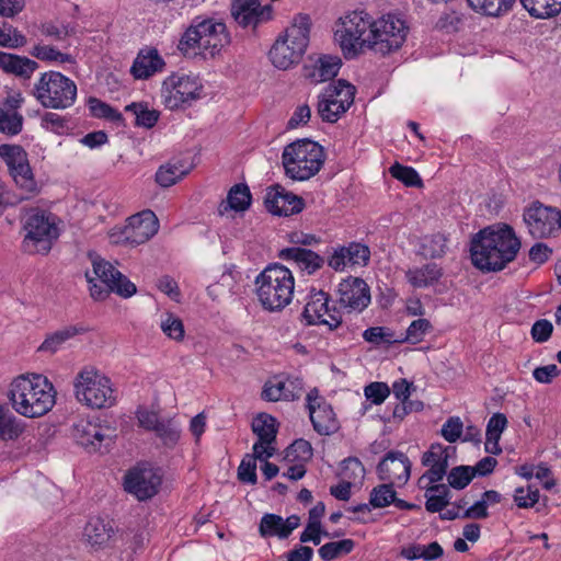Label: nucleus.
Returning <instances> with one entry per match:
<instances>
[{"instance_id": "nucleus-1", "label": "nucleus", "mask_w": 561, "mask_h": 561, "mask_svg": "<svg viewBox=\"0 0 561 561\" xmlns=\"http://www.w3.org/2000/svg\"><path fill=\"white\" fill-rule=\"evenodd\" d=\"M520 247L522 242L510 225L489 226L472 238L471 261L483 272H499L516 259Z\"/></svg>"}, {"instance_id": "nucleus-2", "label": "nucleus", "mask_w": 561, "mask_h": 561, "mask_svg": "<svg viewBox=\"0 0 561 561\" xmlns=\"http://www.w3.org/2000/svg\"><path fill=\"white\" fill-rule=\"evenodd\" d=\"M9 399L19 414L34 419L45 415L53 409L56 390L42 375H22L12 381Z\"/></svg>"}, {"instance_id": "nucleus-3", "label": "nucleus", "mask_w": 561, "mask_h": 561, "mask_svg": "<svg viewBox=\"0 0 561 561\" xmlns=\"http://www.w3.org/2000/svg\"><path fill=\"white\" fill-rule=\"evenodd\" d=\"M255 294L262 308L270 312L283 310L293 299L295 279L291 271L279 264H268L254 280Z\"/></svg>"}, {"instance_id": "nucleus-4", "label": "nucleus", "mask_w": 561, "mask_h": 561, "mask_svg": "<svg viewBox=\"0 0 561 561\" xmlns=\"http://www.w3.org/2000/svg\"><path fill=\"white\" fill-rule=\"evenodd\" d=\"M230 42L226 24L213 18L196 16L182 35L178 48L184 56L199 54L214 57Z\"/></svg>"}, {"instance_id": "nucleus-5", "label": "nucleus", "mask_w": 561, "mask_h": 561, "mask_svg": "<svg viewBox=\"0 0 561 561\" xmlns=\"http://www.w3.org/2000/svg\"><path fill=\"white\" fill-rule=\"evenodd\" d=\"M324 160L322 146L307 138L287 145L282 154L285 174L295 181H306L314 176Z\"/></svg>"}, {"instance_id": "nucleus-6", "label": "nucleus", "mask_w": 561, "mask_h": 561, "mask_svg": "<svg viewBox=\"0 0 561 561\" xmlns=\"http://www.w3.org/2000/svg\"><path fill=\"white\" fill-rule=\"evenodd\" d=\"M310 20L307 15H299L294 24L286 28L285 35L279 37L270 50V59L278 69H289L298 64L309 43Z\"/></svg>"}, {"instance_id": "nucleus-7", "label": "nucleus", "mask_w": 561, "mask_h": 561, "mask_svg": "<svg viewBox=\"0 0 561 561\" xmlns=\"http://www.w3.org/2000/svg\"><path fill=\"white\" fill-rule=\"evenodd\" d=\"M73 388L76 399L90 409H108L116 403V390L111 379L92 367L78 373Z\"/></svg>"}, {"instance_id": "nucleus-8", "label": "nucleus", "mask_w": 561, "mask_h": 561, "mask_svg": "<svg viewBox=\"0 0 561 561\" xmlns=\"http://www.w3.org/2000/svg\"><path fill=\"white\" fill-rule=\"evenodd\" d=\"M93 274L85 273L90 284V295L95 300H104L110 293H115L123 298H129L136 294V285L110 262L95 255L92 257Z\"/></svg>"}, {"instance_id": "nucleus-9", "label": "nucleus", "mask_w": 561, "mask_h": 561, "mask_svg": "<svg viewBox=\"0 0 561 561\" xmlns=\"http://www.w3.org/2000/svg\"><path fill=\"white\" fill-rule=\"evenodd\" d=\"M373 18L365 11H352L339 19L334 33L345 58L351 59L364 48H370Z\"/></svg>"}, {"instance_id": "nucleus-10", "label": "nucleus", "mask_w": 561, "mask_h": 561, "mask_svg": "<svg viewBox=\"0 0 561 561\" xmlns=\"http://www.w3.org/2000/svg\"><path fill=\"white\" fill-rule=\"evenodd\" d=\"M23 230L25 234L22 250L27 254H48L59 237L55 217L38 209H33L25 216Z\"/></svg>"}, {"instance_id": "nucleus-11", "label": "nucleus", "mask_w": 561, "mask_h": 561, "mask_svg": "<svg viewBox=\"0 0 561 561\" xmlns=\"http://www.w3.org/2000/svg\"><path fill=\"white\" fill-rule=\"evenodd\" d=\"M32 93L42 106L65 110L76 102L77 85L61 72L47 71L41 75Z\"/></svg>"}, {"instance_id": "nucleus-12", "label": "nucleus", "mask_w": 561, "mask_h": 561, "mask_svg": "<svg viewBox=\"0 0 561 561\" xmlns=\"http://www.w3.org/2000/svg\"><path fill=\"white\" fill-rule=\"evenodd\" d=\"M0 156L4 159L10 175L20 190V199H30L39 191L27 161V154L21 146L2 145Z\"/></svg>"}, {"instance_id": "nucleus-13", "label": "nucleus", "mask_w": 561, "mask_h": 561, "mask_svg": "<svg viewBox=\"0 0 561 561\" xmlns=\"http://www.w3.org/2000/svg\"><path fill=\"white\" fill-rule=\"evenodd\" d=\"M370 30V49L382 55L399 49L407 37L408 26L404 21L393 14L385 15L378 20L373 19Z\"/></svg>"}, {"instance_id": "nucleus-14", "label": "nucleus", "mask_w": 561, "mask_h": 561, "mask_svg": "<svg viewBox=\"0 0 561 561\" xmlns=\"http://www.w3.org/2000/svg\"><path fill=\"white\" fill-rule=\"evenodd\" d=\"M355 92V87L343 79L329 84L319 95L318 114L324 122H337L353 104Z\"/></svg>"}, {"instance_id": "nucleus-15", "label": "nucleus", "mask_w": 561, "mask_h": 561, "mask_svg": "<svg viewBox=\"0 0 561 561\" xmlns=\"http://www.w3.org/2000/svg\"><path fill=\"white\" fill-rule=\"evenodd\" d=\"M203 84L197 77L185 73H173L162 84L164 104L170 110L191 105L202 98Z\"/></svg>"}, {"instance_id": "nucleus-16", "label": "nucleus", "mask_w": 561, "mask_h": 561, "mask_svg": "<svg viewBox=\"0 0 561 561\" xmlns=\"http://www.w3.org/2000/svg\"><path fill=\"white\" fill-rule=\"evenodd\" d=\"M523 217L530 236L535 239L556 237L561 231V211L539 201L531 203Z\"/></svg>"}, {"instance_id": "nucleus-17", "label": "nucleus", "mask_w": 561, "mask_h": 561, "mask_svg": "<svg viewBox=\"0 0 561 561\" xmlns=\"http://www.w3.org/2000/svg\"><path fill=\"white\" fill-rule=\"evenodd\" d=\"M306 325L324 324L335 330L342 324V312L335 304L330 305V297L323 290L312 289L301 313Z\"/></svg>"}, {"instance_id": "nucleus-18", "label": "nucleus", "mask_w": 561, "mask_h": 561, "mask_svg": "<svg viewBox=\"0 0 561 561\" xmlns=\"http://www.w3.org/2000/svg\"><path fill=\"white\" fill-rule=\"evenodd\" d=\"M307 409L313 430L319 435H332L340 428V423L332 407L319 396L317 388L311 389L307 394Z\"/></svg>"}, {"instance_id": "nucleus-19", "label": "nucleus", "mask_w": 561, "mask_h": 561, "mask_svg": "<svg viewBox=\"0 0 561 561\" xmlns=\"http://www.w3.org/2000/svg\"><path fill=\"white\" fill-rule=\"evenodd\" d=\"M113 431L98 421L81 419L72 426V436L88 451L101 450L108 446Z\"/></svg>"}, {"instance_id": "nucleus-20", "label": "nucleus", "mask_w": 561, "mask_h": 561, "mask_svg": "<svg viewBox=\"0 0 561 561\" xmlns=\"http://www.w3.org/2000/svg\"><path fill=\"white\" fill-rule=\"evenodd\" d=\"M116 527L110 517L91 516L83 527L82 540L93 551L110 550Z\"/></svg>"}, {"instance_id": "nucleus-21", "label": "nucleus", "mask_w": 561, "mask_h": 561, "mask_svg": "<svg viewBox=\"0 0 561 561\" xmlns=\"http://www.w3.org/2000/svg\"><path fill=\"white\" fill-rule=\"evenodd\" d=\"M231 15L243 28L255 30L260 24L272 20V5H262L259 0H232Z\"/></svg>"}, {"instance_id": "nucleus-22", "label": "nucleus", "mask_w": 561, "mask_h": 561, "mask_svg": "<svg viewBox=\"0 0 561 561\" xmlns=\"http://www.w3.org/2000/svg\"><path fill=\"white\" fill-rule=\"evenodd\" d=\"M158 219L153 211H140L128 218L122 231V241L134 247L142 244L158 232Z\"/></svg>"}, {"instance_id": "nucleus-23", "label": "nucleus", "mask_w": 561, "mask_h": 561, "mask_svg": "<svg viewBox=\"0 0 561 561\" xmlns=\"http://www.w3.org/2000/svg\"><path fill=\"white\" fill-rule=\"evenodd\" d=\"M339 305L348 311L362 312L370 304V289L359 277L348 276L339 284Z\"/></svg>"}, {"instance_id": "nucleus-24", "label": "nucleus", "mask_w": 561, "mask_h": 561, "mask_svg": "<svg viewBox=\"0 0 561 561\" xmlns=\"http://www.w3.org/2000/svg\"><path fill=\"white\" fill-rule=\"evenodd\" d=\"M412 463L402 451L391 450L386 454L377 467L380 480L404 485L410 479Z\"/></svg>"}, {"instance_id": "nucleus-25", "label": "nucleus", "mask_w": 561, "mask_h": 561, "mask_svg": "<svg viewBox=\"0 0 561 561\" xmlns=\"http://www.w3.org/2000/svg\"><path fill=\"white\" fill-rule=\"evenodd\" d=\"M252 431L259 437L253 445V451L259 460L268 459L274 456L276 449L273 444L276 440V419L270 414L261 413L252 422Z\"/></svg>"}, {"instance_id": "nucleus-26", "label": "nucleus", "mask_w": 561, "mask_h": 561, "mask_svg": "<svg viewBox=\"0 0 561 561\" xmlns=\"http://www.w3.org/2000/svg\"><path fill=\"white\" fill-rule=\"evenodd\" d=\"M161 478L152 469H134L125 476V490L138 500L151 499L158 493Z\"/></svg>"}, {"instance_id": "nucleus-27", "label": "nucleus", "mask_w": 561, "mask_h": 561, "mask_svg": "<svg viewBox=\"0 0 561 561\" xmlns=\"http://www.w3.org/2000/svg\"><path fill=\"white\" fill-rule=\"evenodd\" d=\"M264 205L273 215L290 216L300 213L305 202L301 197L287 192L283 186L274 185L267 188Z\"/></svg>"}, {"instance_id": "nucleus-28", "label": "nucleus", "mask_w": 561, "mask_h": 561, "mask_svg": "<svg viewBox=\"0 0 561 561\" xmlns=\"http://www.w3.org/2000/svg\"><path fill=\"white\" fill-rule=\"evenodd\" d=\"M164 60L154 47H145L140 49L131 65L130 73L135 79H148L156 72L163 70Z\"/></svg>"}, {"instance_id": "nucleus-29", "label": "nucleus", "mask_w": 561, "mask_h": 561, "mask_svg": "<svg viewBox=\"0 0 561 561\" xmlns=\"http://www.w3.org/2000/svg\"><path fill=\"white\" fill-rule=\"evenodd\" d=\"M144 533L135 528L116 527L111 551L133 558L144 547Z\"/></svg>"}, {"instance_id": "nucleus-30", "label": "nucleus", "mask_w": 561, "mask_h": 561, "mask_svg": "<svg viewBox=\"0 0 561 561\" xmlns=\"http://www.w3.org/2000/svg\"><path fill=\"white\" fill-rule=\"evenodd\" d=\"M279 257L285 261H291L301 271L308 274H313L324 265V257L318 253L301 247H291L283 249L279 252Z\"/></svg>"}, {"instance_id": "nucleus-31", "label": "nucleus", "mask_w": 561, "mask_h": 561, "mask_svg": "<svg viewBox=\"0 0 561 561\" xmlns=\"http://www.w3.org/2000/svg\"><path fill=\"white\" fill-rule=\"evenodd\" d=\"M302 380L298 377H287L275 385L265 383L262 391V399L276 402L278 400H295L301 396Z\"/></svg>"}, {"instance_id": "nucleus-32", "label": "nucleus", "mask_w": 561, "mask_h": 561, "mask_svg": "<svg viewBox=\"0 0 561 561\" xmlns=\"http://www.w3.org/2000/svg\"><path fill=\"white\" fill-rule=\"evenodd\" d=\"M38 64L25 56H19L11 53L0 51V69L9 75H14L23 79H30Z\"/></svg>"}, {"instance_id": "nucleus-33", "label": "nucleus", "mask_w": 561, "mask_h": 561, "mask_svg": "<svg viewBox=\"0 0 561 561\" xmlns=\"http://www.w3.org/2000/svg\"><path fill=\"white\" fill-rule=\"evenodd\" d=\"M341 66L340 57L324 55L318 58L307 76L314 82L328 81L339 73Z\"/></svg>"}, {"instance_id": "nucleus-34", "label": "nucleus", "mask_w": 561, "mask_h": 561, "mask_svg": "<svg viewBox=\"0 0 561 561\" xmlns=\"http://www.w3.org/2000/svg\"><path fill=\"white\" fill-rule=\"evenodd\" d=\"M190 172V167L183 160H171L161 165L156 172V182L162 187H170Z\"/></svg>"}, {"instance_id": "nucleus-35", "label": "nucleus", "mask_w": 561, "mask_h": 561, "mask_svg": "<svg viewBox=\"0 0 561 561\" xmlns=\"http://www.w3.org/2000/svg\"><path fill=\"white\" fill-rule=\"evenodd\" d=\"M251 193L245 184H236L228 192L227 199L219 206V213L222 215L226 210L244 211L251 205Z\"/></svg>"}, {"instance_id": "nucleus-36", "label": "nucleus", "mask_w": 561, "mask_h": 561, "mask_svg": "<svg viewBox=\"0 0 561 561\" xmlns=\"http://www.w3.org/2000/svg\"><path fill=\"white\" fill-rule=\"evenodd\" d=\"M442 268L436 263H428L422 267H416L407 272L409 283L417 288L433 285L442 277Z\"/></svg>"}, {"instance_id": "nucleus-37", "label": "nucleus", "mask_w": 561, "mask_h": 561, "mask_svg": "<svg viewBox=\"0 0 561 561\" xmlns=\"http://www.w3.org/2000/svg\"><path fill=\"white\" fill-rule=\"evenodd\" d=\"M531 18L546 20L561 12V0H519Z\"/></svg>"}, {"instance_id": "nucleus-38", "label": "nucleus", "mask_w": 561, "mask_h": 561, "mask_svg": "<svg viewBox=\"0 0 561 561\" xmlns=\"http://www.w3.org/2000/svg\"><path fill=\"white\" fill-rule=\"evenodd\" d=\"M85 332L81 325H68L49 334L39 346V351L56 353L70 339Z\"/></svg>"}, {"instance_id": "nucleus-39", "label": "nucleus", "mask_w": 561, "mask_h": 561, "mask_svg": "<svg viewBox=\"0 0 561 561\" xmlns=\"http://www.w3.org/2000/svg\"><path fill=\"white\" fill-rule=\"evenodd\" d=\"M444 554L442 546L437 541H433L427 546L413 543L401 550V556L408 560L423 559L433 561Z\"/></svg>"}, {"instance_id": "nucleus-40", "label": "nucleus", "mask_w": 561, "mask_h": 561, "mask_svg": "<svg viewBox=\"0 0 561 561\" xmlns=\"http://www.w3.org/2000/svg\"><path fill=\"white\" fill-rule=\"evenodd\" d=\"M425 508L430 513H440L448 504L450 491L445 484H432L425 492Z\"/></svg>"}, {"instance_id": "nucleus-41", "label": "nucleus", "mask_w": 561, "mask_h": 561, "mask_svg": "<svg viewBox=\"0 0 561 561\" xmlns=\"http://www.w3.org/2000/svg\"><path fill=\"white\" fill-rule=\"evenodd\" d=\"M23 423L7 408L0 405V438L16 439L23 432Z\"/></svg>"}, {"instance_id": "nucleus-42", "label": "nucleus", "mask_w": 561, "mask_h": 561, "mask_svg": "<svg viewBox=\"0 0 561 561\" xmlns=\"http://www.w3.org/2000/svg\"><path fill=\"white\" fill-rule=\"evenodd\" d=\"M469 7L484 15L499 16L510 11L515 0H467Z\"/></svg>"}, {"instance_id": "nucleus-43", "label": "nucleus", "mask_w": 561, "mask_h": 561, "mask_svg": "<svg viewBox=\"0 0 561 561\" xmlns=\"http://www.w3.org/2000/svg\"><path fill=\"white\" fill-rule=\"evenodd\" d=\"M126 112H130L135 115V125L144 128H152L160 116V113L156 110H149L144 103H131L125 107Z\"/></svg>"}, {"instance_id": "nucleus-44", "label": "nucleus", "mask_w": 561, "mask_h": 561, "mask_svg": "<svg viewBox=\"0 0 561 561\" xmlns=\"http://www.w3.org/2000/svg\"><path fill=\"white\" fill-rule=\"evenodd\" d=\"M354 547V540L342 539L340 541H330L324 543L319 548L318 553L323 561H331L351 553Z\"/></svg>"}, {"instance_id": "nucleus-45", "label": "nucleus", "mask_w": 561, "mask_h": 561, "mask_svg": "<svg viewBox=\"0 0 561 561\" xmlns=\"http://www.w3.org/2000/svg\"><path fill=\"white\" fill-rule=\"evenodd\" d=\"M88 107L93 117L104 118L116 124L124 122L123 115L116 108L96 98H89Z\"/></svg>"}, {"instance_id": "nucleus-46", "label": "nucleus", "mask_w": 561, "mask_h": 561, "mask_svg": "<svg viewBox=\"0 0 561 561\" xmlns=\"http://www.w3.org/2000/svg\"><path fill=\"white\" fill-rule=\"evenodd\" d=\"M285 527H284V518L276 514H265L261 518L259 533L262 537H272L277 536L280 539L287 538L284 536Z\"/></svg>"}, {"instance_id": "nucleus-47", "label": "nucleus", "mask_w": 561, "mask_h": 561, "mask_svg": "<svg viewBox=\"0 0 561 561\" xmlns=\"http://www.w3.org/2000/svg\"><path fill=\"white\" fill-rule=\"evenodd\" d=\"M389 173L396 180L402 182L409 187H421L423 185L422 179L412 167L402 165L398 162L389 168Z\"/></svg>"}, {"instance_id": "nucleus-48", "label": "nucleus", "mask_w": 561, "mask_h": 561, "mask_svg": "<svg viewBox=\"0 0 561 561\" xmlns=\"http://www.w3.org/2000/svg\"><path fill=\"white\" fill-rule=\"evenodd\" d=\"M393 483L387 481V483L375 486L370 492V504L375 508H382L392 504L396 500V491Z\"/></svg>"}, {"instance_id": "nucleus-49", "label": "nucleus", "mask_w": 561, "mask_h": 561, "mask_svg": "<svg viewBox=\"0 0 561 561\" xmlns=\"http://www.w3.org/2000/svg\"><path fill=\"white\" fill-rule=\"evenodd\" d=\"M433 329L427 319L421 318L410 323L407 329L405 336L396 342H407L410 344H417L424 340V336Z\"/></svg>"}, {"instance_id": "nucleus-50", "label": "nucleus", "mask_w": 561, "mask_h": 561, "mask_svg": "<svg viewBox=\"0 0 561 561\" xmlns=\"http://www.w3.org/2000/svg\"><path fill=\"white\" fill-rule=\"evenodd\" d=\"M153 432L168 447L175 446L181 434L179 426L172 419L162 420Z\"/></svg>"}, {"instance_id": "nucleus-51", "label": "nucleus", "mask_w": 561, "mask_h": 561, "mask_svg": "<svg viewBox=\"0 0 561 561\" xmlns=\"http://www.w3.org/2000/svg\"><path fill=\"white\" fill-rule=\"evenodd\" d=\"M26 37L13 25L2 23L0 26V46L19 48L26 44Z\"/></svg>"}, {"instance_id": "nucleus-52", "label": "nucleus", "mask_w": 561, "mask_h": 561, "mask_svg": "<svg viewBox=\"0 0 561 561\" xmlns=\"http://www.w3.org/2000/svg\"><path fill=\"white\" fill-rule=\"evenodd\" d=\"M347 262L350 265L366 266L370 260L369 248L360 242H350L344 245Z\"/></svg>"}, {"instance_id": "nucleus-53", "label": "nucleus", "mask_w": 561, "mask_h": 561, "mask_svg": "<svg viewBox=\"0 0 561 561\" xmlns=\"http://www.w3.org/2000/svg\"><path fill=\"white\" fill-rule=\"evenodd\" d=\"M23 117L15 111L0 108V131L16 135L22 130Z\"/></svg>"}, {"instance_id": "nucleus-54", "label": "nucleus", "mask_w": 561, "mask_h": 561, "mask_svg": "<svg viewBox=\"0 0 561 561\" xmlns=\"http://www.w3.org/2000/svg\"><path fill=\"white\" fill-rule=\"evenodd\" d=\"M31 55L37 59L45 61H58L61 64L72 61L71 55L64 54L49 45H35L31 50Z\"/></svg>"}, {"instance_id": "nucleus-55", "label": "nucleus", "mask_w": 561, "mask_h": 561, "mask_svg": "<svg viewBox=\"0 0 561 561\" xmlns=\"http://www.w3.org/2000/svg\"><path fill=\"white\" fill-rule=\"evenodd\" d=\"M473 478L474 472L470 466L454 467L447 476L448 484L456 490L465 489Z\"/></svg>"}, {"instance_id": "nucleus-56", "label": "nucleus", "mask_w": 561, "mask_h": 561, "mask_svg": "<svg viewBox=\"0 0 561 561\" xmlns=\"http://www.w3.org/2000/svg\"><path fill=\"white\" fill-rule=\"evenodd\" d=\"M462 24V14L454 10L444 11L435 23V28L450 34L458 32Z\"/></svg>"}, {"instance_id": "nucleus-57", "label": "nucleus", "mask_w": 561, "mask_h": 561, "mask_svg": "<svg viewBox=\"0 0 561 561\" xmlns=\"http://www.w3.org/2000/svg\"><path fill=\"white\" fill-rule=\"evenodd\" d=\"M539 490L533 485L517 488L513 494V500L519 508H531L539 502Z\"/></svg>"}, {"instance_id": "nucleus-58", "label": "nucleus", "mask_w": 561, "mask_h": 561, "mask_svg": "<svg viewBox=\"0 0 561 561\" xmlns=\"http://www.w3.org/2000/svg\"><path fill=\"white\" fill-rule=\"evenodd\" d=\"M311 457L312 447L306 439H296L286 448L285 458L289 461H307Z\"/></svg>"}, {"instance_id": "nucleus-59", "label": "nucleus", "mask_w": 561, "mask_h": 561, "mask_svg": "<svg viewBox=\"0 0 561 561\" xmlns=\"http://www.w3.org/2000/svg\"><path fill=\"white\" fill-rule=\"evenodd\" d=\"M256 460L255 453L252 455H245L241 460V463L238 468V479L243 483L255 484L257 481L256 476Z\"/></svg>"}, {"instance_id": "nucleus-60", "label": "nucleus", "mask_w": 561, "mask_h": 561, "mask_svg": "<svg viewBox=\"0 0 561 561\" xmlns=\"http://www.w3.org/2000/svg\"><path fill=\"white\" fill-rule=\"evenodd\" d=\"M363 337L366 342L375 345L396 342V340H393V333L383 327H371L366 329L363 333Z\"/></svg>"}, {"instance_id": "nucleus-61", "label": "nucleus", "mask_w": 561, "mask_h": 561, "mask_svg": "<svg viewBox=\"0 0 561 561\" xmlns=\"http://www.w3.org/2000/svg\"><path fill=\"white\" fill-rule=\"evenodd\" d=\"M364 394L371 403L379 405L390 394V388L386 382L375 381L365 387Z\"/></svg>"}, {"instance_id": "nucleus-62", "label": "nucleus", "mask_w": 561, "mask_h": 561, "mask_svg": "<svg viewBox=\"0 0 561 561\" xmlns=\"http://www.w3.org/2000/svg\"><path fill=\"white\" fill-rule=\"evenodd\" d=\"M451 447L443 446L442 444H433L430 449L422 457V465L425 467L433 463H443L444 460L449 459V450Z\"/></svg>"}, {"instance_id": "nucleus-63", "label": "nucleus", "mask_w": 561, "mask_h": 561, "mask_svg": "<svg viewBox=\"0 0 561 561\" xmlns=\"http://www.w3.org/2000/svg\"><path fill=\"white\" fill-rule=\"evenodd\" d=\"M423 249L425 254L432 259L442 257L447 250V239L442 233L433 234L423 244Z\"/></svg>"}, {"instance_id": "nucleus-64", "label": "nucleus", "mask_w": 561, "mask_h": 561, "mask_svg": "<svg viewBox=\"0 0 561 561\" xmlns=\"http://www.w3.org/2000/svg\"><path fill=\"white\" fill-rule=\"evenodd\" d=\"M162 331L171 339L181 341L184 337V325L179 317L171 313L161 322Z\"/></svg>"}]
</instances>
